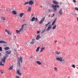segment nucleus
Listing matches in <instances>:
<instances>
[{"instance_id": "nucleus-35", "label": "nucleus", "mask_w": 78, "mask_h": 78, "mask_svg": "<svg viewBox=\"0 0 78 78\" xmlns=\"http://www.w3.org/2000/svg\"><path fill=\"white\" fill-rule=\"evenodd\" d=\"M8 55L7 54H6L5 55V58H7V57H8Z\"/></svg>"}, {"instance_id": "nucleus-45", "label": "nucleus", "mask_w": 78, "mask_h": 78, "mask_svg": "<svg viewBox=\"0 0 78 78\" xmlns=\"http://www.w3.org/2000/svg\"><path fill=\"white\" fill-rule=\"evenodd\" d=\"M33 58V57L32 56H30V58Z\"/></svg>"}, {"instance_id": "nucleus-32", "label": "nucleus", "mask_w": 78, "mask_h": 78, "mask_svg": "<svg viewBox=\"0 0 78 78\" xmlns=\"http://www.w3.org/2000/svg\"><path fill=\"white\" fill-rule=\"evenodd\" d=\"M23 28H21L20 30V31L22 32L23 31Z\"/></svg>"}, {"instance_id": "nucleus-2", "label": "nucleus", "mask_w": 78, "mask_h": 78, "mask_svg": "<svg viewBox=\"0 0 78 78\" xmlns=\"http://www.w3.org/2000/svg\"><path fill=\"white\" fill-rule=\"evenodd\" d=\"M19 61L18 62V64L19 66V67H21V65H20V61L21 63L23 62V58L21 56H20V58H18Z\"/></svg>"}, {"instance_id": "nucleus-22", "label": "nucleus", "mask_w": 78, "mask_h": 78, "mask_svg": "<svg viewBox=\"0 0 78 78\" xmlns=\"http://www.w3.org/2000/svg\"><path fill=\"white\" fill-rule=\"evenodd\" d=\"M23 14H24V13H20V17H22V16H23Z\"/></svg>"}, {"instance_id": "nucleus-28", "label": "nucleus", "mask_w": 78, "mask_h": 78, "mask_svg": "<svg viewBox=\"0 0 78 78\" xmlns=\"http://www.w3.org/2000/svg\"><path fill=\"white\" fill-rule=\"evenodd\" d=\"M56 28V25H55V26H54L52 28V30H55V29Z\"/></svg>"}, {"instance_id": "nucleus-50", "label": "nucleus", "mask_w": 78, "mask_h": 78, "mask_svg": "<svg viewBox=\"0 0 78 78\" xmlns=\"http://www.w3.org/2000/svg\"><path fill=\"white\" fill-rule=\"evenodd\" d=\"M2 55V54L0 53V56H1Z\"/></svg>"}, {"instance_id": "nucleus-39", "label": "nucleus", "mask_w": 78, "mask_h": 78, "mask_svg": "<svg viewBox=\"0 0 78 78\" xmlns=\"http://www.w3.org/2000/svg\"><path fill=\"white\" fill-rule=\"evenodd\" d=\"M0 50L1 51H3V50H2V47H0Z\"/></svg>"}, {"instance_id": "nucleus-16", "label": "nucleus", "mask_w": 78, "mask_h": 78, "mask_svg": "<svg viewBox=\"0 0 78 78\" xmlns=\"http://www.w3.org/2000/svg\"><path fill=\"white\" fill-rule=\"evenodd\" d=\"M36 63H37V64H38V65H41V64H42V63L39 61H37Z\"/></svg>"}, {"instance_id": "nucleus-26", "label": "nucleus", "mask_w": 78, "mask_h": 78, "mask_svg": "<svg viewBox=\"0 0 78 78\" xmlns=\"http://www.w3.org/2000/svg\"><path fill=\"white\" fill-rule=\"evenodd\" d=\"M4 49L5 50H9V49H10V48L9 47H6L4 48Z\"/></svg>"}, {"instance_id": "nucleus-1", "label": "nucleus", "mask_w": 78, "mask_h": 78, "mask_svg": "<svg viewBox=\"0 0 78 78\" xmlns=\"http://www.w3.org/2000/svg\"><path fill=\"white\" fill-rule=\"evenodd\" d=\"M56 59L58 61H60L62 63V64H65L66 61V59H64L63 57L60 56H58L56 57Z\"/></svg>"}, {"instance_id": "nucleus-21", "label": "nucleus", "mask_w": 78, "mask_h": 78, "mask_svg": "<svg viewBox=\"0 0 78 78\" xmlns=\"http://www.w3.org/2000/svg\"><path fill=\"white\" fill-rule=\"evenodd\" d=\"M39 49H40V47H38L36 50V51L38 52L39 51Z\"/></svg>"}, {"instance_id": "nucleus-40", "label": "nucleus", "mask_w": 78, "mask_h": 78, "mask_svg": "<svg viewBox=\"0 0 78 78\" xmlns=\"http://www.w3.org/2000/svg\"><path fill=\"white\" fill-rule=\"evenodd\" d=\"M75 9L76 10H77V11H78V7H75Z\"/></svg>"}, {"instance_id": "nucleus-43", "label": "nucleus", "mask_w": 78, "mask_h": 78, "mask_svg": "<svg viewBox=\"0 0 78 78\" xmlns=\"http://www.w3.org/2000/svg\"><path fill=\"white\" fill-rule=\"evenodd\" d=\"M39 33H40V32L39 31H37V34H39Z\"/></svg>"}, {"instance_id": "nucleus-51", "label": "nucleus", "mask_w": 78, "mask_h": 78, "mask_svg": "<svg viewBox=\"0 0 78 78\" xmlns=\"http://www.w3.org/2000/svg\"><path fill=\"white\" fill-rule=\"evenodd\" d=\"M2 74H3V72H1Z\"/></svg>"}, {"instance_id": "nucleus-36", "label": "nucleus", "mask_w": 78, "mask_h": 78, "mask_svg": "<svg viewBox=\"0 0 78 78\" xmlns=\"http://www.w3.org/2000/svg\"><path fill=\"white\" fill-rule=\"evenodd\" d=\"M48 11L49 12H52V11H53V10H52L51 9H49L48 10Z\"/></svg>"}, {"instance_id": "nucleus-49", "label": "nucleus", "mask_w": 78, "mask_h": 78, "mask_svg": "<svg viewBox=\"0 0 78 78\" xmlns=\"http://www.w3.org/2000/svg\"><path fill=\"white\" fill-rule=\"evenodd\" d=\"M53 16H55V14H53Z\"/></svg>"}, {"instance_id": "nucleus-52", "label": "nucleus", "mask_w": 78, "mask_h": 78, "mask_svg": "<svg viewBox=\"0 0 78 78\" xmlns=\"http://www.w3.org/2000/svg\"><path fill=\"white\" fill-rule=\"evenodd\" d=\"M48 16L49 17H50V15H49Z\"/></svg>"}, {"instance_id": "nucleus-10", "label": "nucleus", "mask_w": 78, "mask_h": 78, "mask_svg": "<svg viewBox=\"0 0 78 78\" xmlns=\"http://www.w3.org/2000/svg\"><path fill=\"white\" fill-rule=\"evenodd\" d=\"M60 14V15H62V9H60V10L59 11V12H58Z\"/></svg>"}, {"instance_id": "nucleus-30", "label": "nucleus", "mask_w": 78, "mask_h": 78, "mask_svg": "<svg viewBox=\"0 0 78 78\" xmlns=\"http://www.w3.org/2000/svg\"><path fill=\"white\" fill-rule=\"evenodd\" d=\"M1 20H5V18L4 17H1Z\"/></svg>"}, {"instance_id": "nucleus-44", "label": "nucleus", "mask_w": 78, "mask_h": 78, "mask_svg": "<svg viewBox=\"0 0 78 78\" xmlns=\"http://www.w3.org/2000/svg\"><path fill=\"white\" fill-rule=\"evenodd\" d=\"M16 78H20V77H19V76H16Z\"/></svg>"}, {"instance_id": "nucleus-42", "label": "nucleus", "mask_w": 78, "mask_h": 78, "mask_svg": "<svg viewBox=\"0 0 78 78\" xmlns=\"http://www.w3.org/2000/svg\"><path fill=\"white\" fill-rule=\"evenodd\" d=\"M73 2L74 3H76V1L75 0H73Z\"/></svg>"}, {"instance_id": "nucleus-13", "label": "nucleus", "mask_w": 78, "mask_h": 78, "mask_svg": "<svg viewBox=\"0 0 78 78\" xmlns=\"http://www.w3.org/2000/svg\"><path fill=\"white\" fill-rule=\"evenodd\" d=\"M56 18L55 19V20H54V21H53V22H52L51 24V25L52 26L54 25V24H55V22H56Z\"/></svg>"}, {"instance_id": "nucleus-38", "label": "nucleus", "mask_w": 78, "mask_h": 78, "mask_svg": "<svg viewBox=\"0 0 78 78\" xmlns=\"http://www.w3.org/2000/svg\"><path fill=\"white\" fill-rule=\"evenodd\" d=\"M45 31V29L42 32V33H44Z\"/></svg>"}, {"instance_id": "nucleus-3", "label": "nucleus", "mask_w": 78, "mask_h": 78, "mask_svg": "<svg viewBox=\"0 0 78 78\" xmlns=\"http://www.w3.org/2000/svg\"><path fill=\"white\" fill-rule=\"evenodd\" d=\"M52 7L54 9L55 11H56V10H57V8L56 7H57V8H59V5H55L52 4Z\"/></svg>"}, {"instance_id": "nucleus-48", "label": "nucleus", "mask_w": 78, "mask_h": 78, "mask_svg": "<svg viewBox=\"0 0 78 78\" xmlns=\"http://www.w3.org/2000/svg\"><path fill=\"white\" fill-rule=\"evenodd\" d=\"M50 24V22H48V25Z\"/></svg>"}, {"instance_id": "nucleus-20", "label": "nucleus", "mask_w": 78, "mask_h": 78, "mask_svg": "<svg viewBox=\"0 0 78 78\" xmlns=\"http://www.w3.org/2000/svg\"><path fill=\"white\" fill-rule=\"evenodd\" d=\"M0 43H4V44H6V42L4 41H0Z\"/></svg>"}, {"instance_id": "nucleus-25", "label": "nucleus", "mask_w": 78, "mask_h": 78, "mask_svg": "<svg viewBox=\"0 0 78 78\" xmlns=\"http://www.w3.org/2000/svg\"><path fill=\"white\" fill-rule=\"evenodd\" d=\"M44 49H45V48L44 47L42 48L41 49L40 52H42V51H43V50H44Z\"/></svg>"}, {"instance_id": "nucleus-34", "label": "nucleus", "mask_w": 78, "mask_h": 78, "mask_svg": "<svg viewBox=\"0 0 78 78\" xmlns=\"http://www.w3.org/2000/svg\"><path fill=\"white\" fill-rule=\"evenodd\" d=\"M72 67H73V68H75V65L74 64L72 65Z\"/></svg>"}, {"instance_id": "nucleus-18", "label": "nucleus", "mask_w": 78, "mask_h": 78, "mask_svg": "<svg viewBox=\"0 0 78 78\" xmlns=\"http://www.w3.org/2000/svg\"><path fill=\"white\" fill-rule=\"evenodd\" d=\"M12 69H13V65H12L11 66H10L9 68V70H12Z\"/></svg>"}, {"instance_id": "nucleus-12", "label": "nucleus", "mask_w": 78, "mask_h": 78, "mask_svg": "<svg viewBox=\"0 0 78 78\" xmlns=\"http://www.w3.org/2000/svg\"><path fill=\"white\" fill-rule=\"evenodd\" d=\"M6 58H4L2 59V61L3 62H5L6 61Z\"/></svg>"}, {"instance_id": "nucleus-54", "label": "nucleus", "mask_w": 78, "mask_h": 78, "mask_svg": "<svg viewBox=\"0 0 78 78\" xmlns=\"http://www.w3.org/2000/svg\"><path fill=\"white\" fill-rule=\"evenodd\" d=\"M76 68H77V69H78V67H77Z\"/></svg>"}, {"instance_id": "nucleus-27", "label": "nucleus", "mask_w": 78, "mask_h": 78, "mask_svg": "<svg viewBox=\"0 0 78 78\" xmlns=\"http://www.w3.org/2000/svg\"><path fill=\"white\" fill-rule=\"evenodd\" d=\"M54 70H55V72H57L58 71V68H57L56 67H55L54 68Z\"/></svg>"}, {"instance_id": "nucleus-14", "label": "nucleus", "mask_w": 78, "mask_h": 78, "mask_svg": "<svg viewBox=\"0 0 78 78\" xmlns=\"http://www.w3.org/2000/svg\"><path fill=\"white\" fill-rule=\"evenodd\" d=\"M6 52L7 54H11V50H8L6 51Z\"/></svg>"}, {"instance_id": "nucleus-24", "label": "nucleus", "mask_w": 78, "mask_h": 78, "mask_svg": "<svg viewBox=\"0 0 78 78\" xmlns=\"http://www.w3.org/2000/svg\"><path fill=\"white\" fill-rule=\"evenodd\" d=\"M12 13L13 14H16L17 12H16V11L15 10H13L12 12Z\"/></svg>"}, {"instance_id": "nucleus-7", "label": "nucleus", "mask_w": 78, "mask_h": 78, "mask_svg": "<svg viewBox=\"0 0 78 78\" xmlns=\"http://www.w3.org/2000/svg\"><path fill=\"white\" fill-rule=\"evenodd\" d=\"M28 4L30 5H33L34 4V2H33L32 0H30Z\"/></svg>"}, {"instance_id": "nucleus-19", "label": "nucleus", "mask_w": 78, "mask_h": 78, "mask_svg": "<svg viewBox=\"0 0 78 78\" xmlns=\"http://www.w3.org/2000/svg\"><path fill=\"white\" fill-rule=\"evenodd\" d=\"M34 20H35V17H33L32 18V19L31 20V22H33L34 21Z\"/></svg>"}, {"instance_id": "nucleus-6", "label": "nucleus", "mask_w": 78, "mask_h": 78, "mask_svg": "<svg viewBox=\"0 0 78 78\" xmlns=\"http://www.w3.org/2000/svg\"><path fill=\"white\" fill-rule=\"evenodd\" d=\"M5 32L7 33L8 34H10V35H11V34H12V33H11V32H10V31H9V30L7 29H6L5 30Z\"/></svg>"}, {"instance_id": "nucleus-11", "label": "nucleus", "mask_w": 78, "mask_h": 78, "mask_svg": "<svg viewBox=\"0 0 78 78\" xmlns=\"http://www.w3.org/2000/svg\"><path fill=\"white\" fill-rule=\"evenodd\" d=\"M53 4H55V5H58V2H57L56 1H53Z\"/></svg>"}, {"instance_id": "nucleus-41", "label": "nucleus", "mask_w": 78, "mask_h": 78, "mask_svg": "<svg viewBox=\"0 0 78 78\" xmlns=\"http://www.w3.org/2000/svg\"><path fill=\"white\" fill-rule=\"evenodd\" d=\"M35 21H36H36H37V18H35Z\"/></svg>"}, {"instance_id": "nucleus-29", "label": "nucleus", "mask_w": 78, "mask_h": 78, "mask_svg": "<svg viewBox=\"0 0 78 78\" xmlns=\"http://www.w3.org/2000/svg\"><path fill=\"white\" fill-rule=\"evenodd\" d=\"M31 7H29L28 9V11H31Z\"/></svg>"}, {"instance_id": "nucleus-23", "label": "nucleus", "mask_w": 78, "mask_h": 78, "mask_svg": "<svg viewBox=\"0 0 78 78\" xmlns=\"http://www.w3.org/2000/svg\"><path fill=\"white\" fill-rule=\"evenodd\" d=\"M16 32L17 34H20V30H16Z\"/></svg>"}, {"instance_id": "nucleus-15", "label": "nucleus", "mask_w": 78, "mask_h": 78, "mask_svg": "<svg viewBox=\"0 0 78 78\" xmlns=\"http://www.w3.org/2000/svg\"><path fill=\"white\" fill-rule=\"evenodd\" d=\"M40 38H41V36H40V35H38L37 37L36 38V39L37 40H39V39H40Z\"/></svg>"}, {"instance_id": "nucleus-53", "label": "nucleus", "mask_w": 78, "mask_h": 78, "mask_svg": "<svg viewBox=\"0 0 78 78\" xmlns=\"http://www.w3.org/2000/svg\"><path fill=\"white\" fill-rule=\"evenodd\" d=\"M51 17H53V16H51Z\"/></svg>"}, {"instance_id": "nucleus-47", "label": "nucleus", "mask_w": 78, "mask_h": 78, "mask_svg": "<svg viewBox=\"0 0 78 78\" xmlns=\"http://www.w3.org/2000/svg\"><path fill=\"white\" fill-rule=\"evenodd\" d=\"M48 24H47L46 25V27H47V25H48Z\"/></svg>"}, {"instance_id": "nucleus-9", "label": "nucleus", "mask_w": 78, "mask_h": 78, "mask_svg": "<svg viewBox=\"0 0 78 78\" xmlns=\"http://www.w3.org/2000/svg\"><path fill=\"white\" fill-rule=\"evenodd\" d=\"M51 28V25H50L47 29V31H49Z\"/></svg>"}, {"instance_id": "nucleus-17", "label": "nucleus", "mask_w": 78, "mask_h": 78, "mask_svg": "<svg viewBox=\"0 0 78 78\" xmlns=\"http://www.w3.org/2000/svg\"><path fill=\"white\" fill-rule=\"evenodd\" d=\"M55 53L57 55H59V54H61V51H56L55 52Z\"/></svg>"}, {"instance_id": "nucleus-4", "label": "nucleus", "mask_w": 78, "mask_h": 78, "mask_svg": "<svg viewBox=\"0 0 78 78\" xmlns=\"http://www.w3.org/2000/svg\"><path fill=\"white\" fill-rule=\"evenodd\" d=\"M44 20H45V17H44V18H43L40 21V22L39 23V24H41L42 23H43V22H44Z\"/></svg>"}, {"instance_id": "nucleus-46", "label": "nucleus", "mask_w": 78, "mask_h": 78, "mask_svg": "<svg viewBox=\"0 0 78 78\" xmlns=\"http://www.w3.org/2000/svg\"><path fill=\"white\" fill-rule=\"evenodd\" d=\"M57 41L56 40L55 41V42L56 43V42H57Z\"/></svg>"}, {"instance_id": "nucleus-8", "label": "nucleus", "mask_w": 78, "mask_h": 78, "mask_svg": "<svg viewBox=\"0 0 78 78\" xmlns=\"http://www.w3.org/2000/svg\"><path fill=\"white\" fill-rule=\"evenodd\" d=\"M16 73L18 75H19L20 76H21V75H22V73H20V70H17Z\"/></svg>"}, {"instance_id": "nucleus-37", "label": "nucleus", "mask_w": 78, "mask_h": 78, "mask_svg": "<svg viewBox=\"0 0 78 78\" xmlns=\"http://www.w3.org/2000/svg\"><path fill=\"white\" fill-rule=\"evenodd\" d=\"M28 2H25L24 3L25 5H28Z\"/></svg>"}, {"instance_id": "nucleus-31", "label": "nucleus", "mask_w": 78, "mask_h": 78, "mask_svg": "<svg viewBox=\"0 0 78 78\" xmlns=\"http://www.w3.org/2000/svg\"><path fill=\"white\" fill-rule=\"evenodd\" d=\"M0 66H4V64H2V61H0Z\"/></svg>"}, {"instance_id": "nucleus-33", "label": "nucleus", "mask_w": 78, "mask_h": 78, "mask_svg": "<svg viewBox=\"0 0 78 78\" xmlns=\"http://www.w3.org/2000/svg\"><path fill=\"white\" fill-rule=\"evenodd\" d=\"M27 25V24H23V25H22L21 27H22V28H23V27H24V26L25 25Z\"/></svg>"}, {"instance_id": "nucleus-5", "label": "nucleus", "mask_w": 78, "mask_h": 78, "mask_svg": "<svg viewBox=\"0 0 78 78\" xmlns=\"http://www.w3.org/2000/svg\"><path fill=\"white\" fill-rule=\"evenodd\" d=\"M36 41V40L35 39H33L30 42V44H34V43H35V41Z\"/></svg>"}, {"instance_id": "nucleus-55", "label": "nucleus", "mask_w": 78, "mask_h": 78, "mask_svg": "<svg viewBox=\"0 0 78 78\" xmlns=\"http://www.w3.org/2000/svg\"><path fill=\"white\" fill-rule=\"evenodd\" d=\"M41 7H42V6H41Z\"/></svg>"}]
</instances>
